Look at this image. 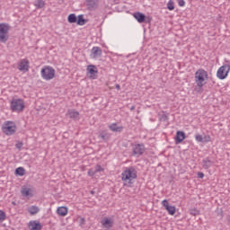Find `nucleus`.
Instances as JSON below:
<instances>
[{
    "instance_id": "1",
    "label": "nucleus",
    "mask_w": 230,
    "mask_h": 230,
    "mask_svg": "<svg viewBox=\"0 0 230 230\" xmlns=\"http://www.w3.org/2000/svg\"><path fill=\"white\" fill-rule=\"evenodd\" d=\"M137 178V172H136V169L133 167H129L126 169L122 173H121V179L124 181V182H128V184H132V181L134 179Z\"/></svg>"
},
{
    "instance_id": "2",
    "label": "nucleus",
    "mask_w": 230,
    "mask_h": 230,
    "mask_svg": "<svg viewBox=\"0 0 230 230\" xmlns=\"http://www.w3.org/2000/svg\"><path fill=\"white\" fill-rule=\"evenodd\" d=\"M195 78L198 87H204L206 80H208V72L204 69H199L196 72Z\"/></svg>"
},
{
    "instance_id": "3",
    "label": "nucleus",
    "mask_w": 230,
    "mask_h": 230,
    "mask_svg": "<svg viewBox=\"0 0 230 230\" xmlns=\"http://www.w3.org/2000/svg\"><path fill=\"white\" fill-rule=\"evenodd\" d=\"M2 130L5 136H13L17 130V126L13 121H5L2 127Z\"/></svg>"
},
{
    "instance_id": "4",
    "label": "nucleus",
    "mask_w": 230,
    "mask_h": 230,
    "mask_svg": "<svg viewBox=\"0 0 230 230\" xmlns=\"http://www.w3.org/2000/svg\"><path fill=\"white\" fill-rule=\"evenodd\" d=\"M10 31V24L0 23V42L6 43L10 36L8 32Z\"/></svg>"
},
{
    "instance_id": "5",
    "label": "nucleus",
    "mask_w": 230,
    "mask_h": 230,
    "mask_svg": "<svg viewBox=\"0 0 230 230\" xmlns=\"http://www.w3.org/2000/svg\"><path fill=\"white\" fill-rule=\"evenodd\" d=\"M11 111L13 112H22L24 111V101L22 99H13L11 101Z\"/></svg>"
},
{
    "instance_id": "6",
    "label": "nucleus",
    "mask_w": 230,
    "mask_h": 230,
    "mask_svg": "<svg viewBox=\"0 0 230 230\" xmlns=\"http://www.w3.org/2000/svg\"><path fill=\"white\" fill-rule=\"evenodd\" d=\"M41 78L43 80H53L55 78V68L51 66H45L41 69Z\"/></svg>"
},
{
    "instance_id": "7",
    "label": "nucleus",
    "mask_w": 230,
    "mask_h": 230,
    "mask_svg": "<svg viewBox=\"0 0 230 230\" xmlns=\"http://www.w3.org/2000/svg\"><path fill=\"white\" fill-rule=\"evenodd\" d=\"M229 71H230V65L226 64L223 65L217 73V78H219V80H226V78H227V75H229Z\"/></svg>"
},
{
    "instance_id": "8",
    "label": "nucleus",
    "mask_w": 230,
    "mask_h": 230,
    "mask_svg": "<svg viewBox=\"0 0 230 230\" xmlns=\"http://www.w3.org/2000/svg\"><path fill=\"white\" fill-rule=\"evenodd\" d=\"M133 155L140 157L145 154V145L143 144H133L132 145Z\"/></svg>"
},
{
    "instance_id": "9",
    "label": "nucleus",
    "mask_w": 230,
    "mask_h": 230,
    "mask_svg": "<svg viewBox=\"0 0 230 230\" xmlns=\"http://www.w3.org/2000/svg\"><path fill=\"white\" fill-rule=\"evenodd\" d=\"M162 206L166 209L169 215H172V216L175 215L176 208L174 206H170V203L168 202V200L164 199L162 201Z\"/></svg>"
},
{
    "instance_id": "10",
    "label": "nucleus",
    "mask_w": 230,
    "mask_h": 230,
    "mask_svg": "<svg viewBox=\"0 0 230 230\" xmlns=\"http://www.w3.org/2000/svg\"><path fill=\"white\" fill-rule=\"evenodd\" d=\"M101 224L102 227H104V229H111V227L114 226V220H112V218L110 217H103L101 220Z\"/></svg>"
},
{
    "instance_id": "11",
    "label": "nucleus",
    "mask_w": 230,
    "mask_h": 230,
    "mask_svg": "<svg viewBox=\"0 0 230 230\" xmlns=\"http://www.w3.org/2000/svg\"><path fill=\"white\" fill-rule=\"evenodd\" d=\"M102 53H103V51L100 47H93L91 50V58H100L102 57Z\"/></svg>"
},
{
    "instance_id": "12",
    "label": "nucleus",
    "mask_w": 230,
    "mask_h": 230,
    "mask_svg": "<svg viewBox=\"0 0 230 230\" xmlns=\"http://www.w3.org/2000/svg\"><path fill=\"white\" fill-rule=\"evenodd\" d=\"M86 71L90 78H94V75H97L98 73V68H96V66L94 65H89L86 68Z\"/></svg>"
},
{
    "instance_id": "13",
    "label": "nucleus",
    "mask_w": 230,
    "mask_h": 230,
    "mask_svg": "<svg viewBox=\"0 0 230 230\" xmlns=\"http://www.w3.org/2000/svg\"><path fill=\"white\" fill-rule=\"evenodd\" d=\"M185 139H186V133H184V131H177L176 137H175L176 145H180V143H182Z\"/></svg>"
},
{
    "instance_id": "14",
    "label": "nucleus",
    "mask_w": 230,
    "mask_h": 230,
    "mask_svg": "<svg viewBox=\"0 0 230 230\" xmlns=\"http://www.w3.org/2000/svg\"><path fill=\"white\" fill-rule=\"evenodd\" d=\"M28 227L30 230H40L42 229V225H40V223L37 221H31L28 224Z\"/></svg>"
},
{
    "instance_id": "15",
    "label": "nucleus",
    "mask_w": 230,
    "mask_h": 230,
    "mask_svg": "<svg viewBox=\"0 0 230 230\" xmlns=\"http://www.w3.org/2000/svg\"><path fill=\"white\" fill-rule=\"evenodd\" d=\"M88 10H96L98 8V0H86Z\"/></svg>"
},
{
    "instance_id": "16",
    "label": "nucleus",
    "mask_w": 230,
    "mask_h": 230,
    "mask_svg": "<svg viewBox=\"0 0 230 230\" xmlns=\"http://www.w3.org/2000/svg\"><path fill=\"white\" fill-rule=\"evenodd\" d=\"M28 65H29L28 60L22 59L18 65L19 71H28V67H29Z\"/></svg>"
},
{
    "instance_id": "17",
    "label": "nucleus",
    "mask_w": 230,
    "mask_h": 230,
    "mask_svg": "<svg viewBox=\"0 0 230 230\" xmlns=\"http://www.w3.org/2000/svg\"><path fill=\"white\" fill-rule=\"evenodd\" d=\"M21 193L22 197H33V193H31V189L26 186L22 187Z\"/></svg>"
},
{
    "instance_id": "18",
    "label": "nucleus",
    "mask_w": 230,
    "mask_h": 230,
    "mask_svg": "<svg viewBox=\"0 0 230 230\" xmlns=\"http://www.w3.org/2000/svg\"><path fill=\"white\" fill-rule=\"evenodd\" d=\"M133 17L137 21V22H145V19H146V16L143 14V13H135L133 14Z\"/></svg>"
},
{
    "instance_id": "19",
    "label": "nucleus",
    "mask_w": 230,
    "mask_h": 230,
    "mask_svg": "<svg viewBox=\"0 0 230 230\" xmlns=\"http://www.w3.org/2000/svg\"><path fill=\"white\" fill-rule=\"evenodd\" d=\"M67 116H69V118H71L72 119H78L80 112L75 111V110H69L67 111Z\"/></svg>"
},
{
    "instance_id": "20",
    "label": "nucleus",
    "mask_w": 230,
    "mask_h": 230,
    "mask_svg": "<svg viewBox=\"0 0 230 230\" xmlns=\"http://www.w3.org/2000/svg\"><path fill=\"white\" fill-rule=\"evenodd\" d=\"M202 166L204 170H208L213 166V161L209 160V158H206L202 161Z\"/></svg>"
},
{
    "instance_id": "21",
    "label": "nucleus",
    "mask_w": 230,
    "mask_h": 230,
    "mask_svg": "<svg viewBox=\"0 0 230 230\" xmlns=\"http://www.w3.org/2000/svg\"><path fill=\"white\" fill-rule=\"evenodd\" d=\"M109 128L112 132H121V130H123V127L122 126H118V124H116V123H113V124L110 125Z\"/></svg>"
},
{
    "instance_id": "22",
    "label": "nucleus",
    "mask_w": 230,
    "mask_h": 230,
    "mask_svg": "<svg viewBox=\"0 0 230 230\" xmlns=\"http://www.w3.org/2000/svg\"><path fill=\"white\" fill-rule=\"evenodd\" d=\"M57 213H58V215H59V217H66V215H67V208L59 207L57 209Z\"/></svg>"
},
{
    "instance_id": "23",
    "label": "nucleus",
    "mask_w": 230,
    "mask_h": 230,
    "mask_svg": "<svg viewBox=\"0 0 230 230\" xmlns=\"http://www.w3.org/2000/svg\"><path fill=\"white\" fill-rule=\"evenodd\" d=\"M79 26H84L87 22V20L84 19V14H80L77 17V21L75 22Z\"/></svg>"
},
{
    "instance_id": "24",
    "label": "nucleus",
    "mask_w": 230,
    "mask_h": 230,
    "mask_svg": "<svg viewBox=\"0 0 230 230\" xmlns=\"http://www.w3.org/2000/svg\"><path fill=\"white\" fill-rule=\"evenodd\" d=\"M34 6H36V8H44V6H46V2H44V0H37L34 3Z\"/></svg>"
},
{
    "instance_id": "25",
    "label": "nucleus",
    "mask_w": 230,
    "mask_h": 230,
    "mask_svg": "<svg viewBox=\"0 0 230 230\" xmlns=\"http://www.w3.org/2000/svg\"><path fill=\"white\" fill-rule=\"evenodd\" d=\"M28 211L31 215H37L40 209L39 207L31 206V208H29Z\"/></svg>"
},
{
    "instance_id": "26",
    "label": "nucleus",
    "mask_w": 230,
    "mask_h": 230,
    "mask_svg": "<svg viewBox=\"0 0 230 230\" xmlns=\"http://www.w3.org/2000/svg\"><path fill=\"white\" fill-rule=\"evenodd\" d=\"M77 18H76V14L75 13H71L68 15V22H70L71 24L76 22Z\"/></svg>"
},
{
    "instance_id": "27",
    "label": "nucleus",
    "mask_w": 230,
    "mask_h": 230,
    "mask_svg": "<svg viewBox=\"0 0 230 230\" xmlns=\"http://www.w3.org/2000/svg\"><path fill=\"white\" fill-rule=\"evenodd\" d=\"M99 137H101V139H102L103 141H107L109 140V134L106 132H102L100 133Z\"/></svg>"
},
{
    "instance_id": "28",
    "label": "nucleus",
    "mask_w": 230,
    "mask_h": 230,
    "mask_svg": "<svg viewBox=\"0 0 230 230\" xmlns=\"http://www.w3.org/2000/svg\"><path fill=\"white\" fill-rule=\"evenodd\" d=\"M24 172H25V170L22 167H18L15 170L16 175H20L21 177H22V175H24Z\"/></svg>"
},
{
    "instance_id": "29",
    "label": "nucleus",
    "mask_w": 230,
    "mask_h": 230,
    "mask_svg": "<svg viewBox=\"0 0 230 230\" xmlns=\"http://www.w3.org/2000/svg\"><path fill=\"white\" fill-rule=\"evenodd\" d=\"M195 139L196 141H198V143H204V137H202V135H196Z\"/></svg>"
},
{
    "instance_id": "30",
    "label": "nucleus",
    "mask_w": 230,
    "mask_h": 230,
    "mask_svg": "<svg viewBox=\"0 0 230 230\" xmlns=\"http://www.w3.org/2000/svg\"><path fill=\"white\" fill-rule=\"evenodd\" d=\"M190 215H192L193 217H197V215L200 214V211L197 210V208H191L190 210Z\"/></svg>"
},
{
    "instance_id": "31",
    "label": "nucleus",
    "mask_w": 230,
    "mask_h": 230,
    "mask_svg": "<svg viewBox=\"0 0 230 230\" xmlns=\"http://www.w3.org/2000/svg\"><path fill=\"white\" fill-rule=\"evenodd\" d=\"M167 8H168V10H174L175 9V6L173 5V1L170 0L167 3Z\"/></svg>"
},
{
    "instance_id": "32",
    "label": "nucleus",
    "mask_w": 230,
    "mask_h": 230,
    "mask_svg": "<svg viewBox=\"0 0 230 230\" xmlns=\"http://www.w3.org/2000/svg\"><path fill=\"white\" fill-rule=\"evenodd\" d=\"M6 219V214L4 213V211L0 210V222H3Z\"/></svg>"
},
{
    "instance_id": "33",
    "label": "nucleus",
    "mask_w": 230,
    "mask_h": 230,
    "mask_svg": "<svg viewBox=\"0 0 230 230\" xmlns=\"http://www.w3.org/2000/svg\"><path fill=\"white\" fill-rule=\"evenodd\" d=\"M95 171V173H98L99 172H103V168L102 167V165H96L93 169Z\"/></svg>"
},
{
    "instance_id": "34",
    "label": "nucleus",
    "mask_w": 230,
    "mask_h": 230,
    "mask_svg": "<svg viewBox=\"0 0 230 230\" xmlns=\"http://www.w3.org/2000/svg\"><path fill=\"white\" fill-rule=\"evenodd\" d=\"M88 175H89L90 177H94V175H96V172L94 171V169H90V170L88 171Z\"/></svg>"
},
{
    "instance_id": "35",
    "label": "nucleus",
    "mask_w": 230,
    "mask_h": 230,
    "mask_svg": "<svg viewBox=\"0 0 230 230\" xmlns=\"http://www.w3.org/2000/svg\"><path fill=\"white\" fill-rule=\"evenodd\" d=\"M211 141V137L209 136H205L203 137V143H209Z\"/></svg>"
},
{
    "instance_id": "36",
    "label": "nucleus",
    "mask_w": 230,
    "mask_h": 230,
    "mask_svg": "<svg viewBox=\"0 0 230 230\" xmlns=\"http://www.w3.org/2000/svg\"><path fill=\"white\" fill-rule=\"evenodd\" d=\"M178 4L179 6H184V4H186V2H184V0H178Z\"/></svg>"
},
{
    "instance_id": "37",
    "label": "nucleus",
    "mask_w": 230,
    "mask_h": 230,
    "mask_svg": "<svg viewBox=\"0 0 230 230\" xmlns=\"http://www.w3.org/2000/svg\"><path fill=\"white\" fill-rule=\"evenodd\" d=\"M199 179H204V172H198Z\"/></svg>"
},
{
    "instance_id": "38",
    "label": "nucleus",
    "mask_w": 230,
    "mask_h": 230,
    "mask_svg": "<svg viewBox=\"0 0 230 230\" xmlns=\"http://www.w3.org/2000/svg\"><path fill=\"white\" fill-rule=\"evenodd\" d=\"M22 143L16 144V148H22Z\"/></svg>"
},
{
    "instance_id": "39",
    "label": "nucleus",
    "mask_w": 230,
    "mask_h": 230,
    "mask_svg": "<svg viewBox=\"0 0 230 230\" xmlns=\"http://www.w3.org/2000/svg\"><path fill=\"white\" fill-rule=\"evenodd\" d=\"M116 89H118V91H119L121 89V86H119V84H116Z\"/></svg>"
},
{
    "instance_id": "40",
    "label": "nucleus",
    "mask_w": 230,
    "mask_h": 230,
    "mask_svg": "<svg viewBox=\"0 0 230 230\" xmlns=\"http://www.w3.org/2000/svg\"><path fill=\"white\" fill-rule=\"evenodd\" d=\"M130 111H136V106H131Z\"/></svg>"
},
{
    "instance_id": "41",
    "label": "nucleus",
    "mask_w": 230,
    "mask_h": 230,
    "mask_svg": "<svg viewBox=\"0 0 230 230\" xmlns=\"http://www.w3.org/2000/svg\"><path fill=\"white\" fill-rule=\"evenodd\" d=\"M228 221L230 222V217H228Z\"/></svg>"
},
{
    "instance_id": "42",
    "label": "nucleus",
    "mask_w": 230,
    "mask_h": 230,
    "mask_svg": "<svg viewBox=\"0 0 230 230\" xmlns=\"http://www.w3.org/2000/svg\"><path fill=\"white\" fill-rule=\"evenodd\" d=\"M164 116L165 118H167L166 115H164Z\"/></svg>"
}]
</instances>
